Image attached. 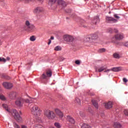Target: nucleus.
<instances>
[{"label":"nucleus","instance_id":"44","mask_svg":"<svg viewBox=\"0 0 128 128\" xmlns=\"http://www.w3.org/2000/svg\"><path fill=\"white\" fill-rule=\"evenodd\" d=\"M2 78H6V75L4 74H1Z\"/></svg>","mask_w":128,"mask_h":128},{"label":"nucleus","instance_id":"47","mask_svg":"<svg viewBox=\"0 0 128 128\" xmlns=\"http://www.w3.org/2000/svg\"><path fill=\"white\" fill-rule=\"evenodd\" d=\"M109 32H112V29L110 28Z\"/></svg>","mask_w":128,"mask_h":128},{"label":"nucleus","instance_id":"6","mask_svg":"<svg viewBox=\"0 0 128 128\" xmlns=\"http://www.w3.org/2000/svg\"><path fill=\"white\" fill-rule=\"evenodd\" d=\"M124 38V35L122 34H117L115 35L114 37L112 38V42L116 44V40H120Z\"/></svg>","mask_w":128,"mask_h":128},{"label":"nucleus","instance_id":"54","mask_svg":"<svg viewBox=\"0 0 128 128\" xmlns=\"http://www.w3.org/2000/svg\"><path fill=\"white\" fill-rule=\"evenodd\" d=\"M39 0L40 2L41 0Z\"/></svg>","mask_w":128,"mask_h":128},{"label":"nucleus","instance_id":"10","mask_svg":"<svg viewBox=\"0 0 128 128\" xmlns=\"http://www.w3.org/2000/svg\"><path fill=\"white\" fill-rule=\"evenodd\" d=\"M104 106L106 108H112V102H108V103H104Z\"/></svg>","mask_w":128,"mask_h":128},{"label":"nucleus","instance_id":"52","mask_svg":"<svg viewBox=\"0 0 128 128\" xmlns=\"http://www.w3.org/2000/svg\"><path fill=\"white\" fill-rule=\"evenodd\" d=\"M0 2H4V0H0Z\"/></svg>","mask_w":128,"mask_h":128},{"label":"nucleus","instance_id":"3","mask_svg":"<svg viewBox=\"0 0 128 128\" xmlns=\"http://www.w3.org/2000/svg\"><path fill=\"white\" fill-rule=\"evenodd\" d=\"M10 114H12V116L16 120L17 122H20L22 120V117H20V114H22V112H18L16 110H11Z\"/></svg>","mask_w":128,"mask_h":128},{"label":"nucleus","instance_id":"18","mask_svg":"<svg viewBox=\"0 0 128 128\" xmlns=\"http://www.w3.org/2000/svg\"><path fill=\"white\" fill-rule=\"evenodd\" d=\"M112 72H120L122 70V68L121 67H115L111 69Z\"/></svg>","mask_w":128,"mask_h":128},{"label":"nucleus","instance_id":"49","mask_svg":"<svg viewBox=\"0 0 128 128\" xmlns=\"http://www.w3.org/2000/svg\"><path fill=\"white\" fill-rule=\"evenodd\" d=\"M82 26H83V28H86V25H82Z\"/></svg>","mask_w":128,"mask_h":128},{"label":"nucleus","instance_id":"32","mask_svg":"<svg viewBox=\"0 0 128 128\" xmlns=\"http://www.w3.org/2000/svg\"><path fill=\"white\" fill-rule=\"evenodd\" d=\"M30 40H31V42H34V40H36V36H30Z\"/></svg>","mask_w":128,"mask_h":128},{"label":"nucleus","instance_id":"1","mask_svg":"<svg viewBox=\"0 0 128 128\" xmlns=\"http://www.w3.org/2000/svg\"><path fill=\"white\" fill-rule=\"evenodd\" d=\"M30 108H31L32 114L34 116V118H36V120L40 122V108H38V106L34 105H30Z\"/></svg>","mask_w":128,"mask_h":128},{"label":"nucleus","instance_id":"41","mask_svg":"<svg viewBox=\"0 0 128 128\" xmlns=\"http://www.w3.org/2000/svg\"><path fill=\"white\" fill-rule=\"evenodd\" d=\"M124 46H126V48H128V42L124 43Z\"/></svg>","mask_w":128,"mask_h":128},{"label":"nucleus","instance_id":"21","mask_svg":"<svg viewBox=\"0 0 128 128\" xmlns=\"http://www.w3.org/2000/svg\"><path fill=\"white\" fill-rule=\"evenodd\" d=\"M114 128H122V124L119 122H115L114 124Z\"/></svg>","mask_w":128,"mask_h":128},{"label":"nucleus","instance_id":"43","mask_svg":"<svg viewBox=\"0 0 128 128\" xmlns=\"http://www.w3.org/2000/svg\"><path fill=\"white\" fill-rule=\"evenodd\" d=\"M6 60H10V57H6Z\"/></svg>","mask_w":128,"mask_h":128},{"label":"nucleus","instance_id":"24","mask_svg":"<svg viewBox=\"0 0 128 128\" xmlns=\"http://www.w3.org/2000/svg\"><path fill=\"white\" fill-rule=\"evenodd\" d=\"M84 42H92V38L90 36H88L84 38Z\"/></svg>","mask_w":128,"mask_h":128},{"label":"nucleus","instance_id":"7","mask_svg":"<svg viewBox=\"0 0 128 128\" xmlns=\"http://www.w3.org/2000/svg\"><path fill=\"white\" fill-rule=\"evenodd\" d=\"M64 38L66 42H72L74 40V37L70 35L64 36Z\"/></svg>","mask_w":128,"mask_h":128},{"label":"nucleus","instance_id":"31","mask_svg":"<svg viewBox=\"0 0 128 128\" xmlns=\"http://www.w3.org/2000/svg\"><path fill=\"white\" fill-rule=\"evenodd\" d=\"M104 70H106V68L104 67H101L98 70V72H104Z\"/></svg>","mask_w":128,"mask_h":128},{"label":"nucleus","instance_id":"51","mask_svg":"<svg viewBox=\"0 0 128 128\" xmlns=\"http://www.w3.org/2000/svg\"><path fill=\"white\" fill-rule=\"evenodd\" d=\"M2 44V42L0 40V46Z\"/></svg>","mask_w":128,"mask_h":128},{"label":"nucleus","instance_id":"11","mask_svg":"<svg viewBox=\"0 0 128 128\" xmlns=\"http://www.w3.org/2000/svg\"><path fill=\"white\" fill-rule=\"evenodd\" d=\"M42 12H44V8L42 7H37L34 10V14Z\"/></svg>","mask_w":128,"mask_h":128},{"label":"nucleus","instance_id":"4","mask_svg":"<svg viewBox=\"0 0 128 128\" xmlns=\"http://www.w3.org/2000/svg\"><path fill=\"white\" fill-rule=\"evenodd\" d=\"M44 115L46 116L48 120H54L56 118V114L54 112L50 110H46L44 111Z\"/></svg>","mask_w":128,"mask_h":128},{"label":"nucleus","instance_id":"23","mask_svg":"<svg viewBox=\"0 0 128 128\" xmlns=\"http://www.w3.org/2000/svg\"><path fill=\"white\" fill-rule=\"evenodd\" d=\"M81 128H92V127H90V126H89L88 124H82V125L81 126Z\"/></svg>","mask_w":128,"mask_h":128},{"label":"nucleus","instance_id":"30","mask_svg":"<svg viewBox=\"0 0 128 128\" xmlns=\"http://www.w3.org/2000/svg\"><path fill=\"white\" fill-rule=\"evenodd\" d=\"M47 78H48V76H46V75L45 74H43L41 76V78H42L43 80H46Z\"/></svg>","mask_w":128,"mask_h":128},{"label":"nucleus","instance_id":"22","mask_svg":"<svg viewBox=\"0 0 128 128\" xmlns=\"http://www.w3.org/2000/svg\"><path fill=\"white\" fill-rule=\"evenodd\" d=\"M113 56L114 58H120V54L118 53H114L113 54Z\"/></svg>","mask_w":128,"mask_h":128},{"label":"nucleus","instance_id":"28","mask_svg":"<svg viewBox=\"0 0 128 128\" xmlns=\"http://www.w3.org/2000/svg\"><path fill=\"white\" fill-rule=\"evenodd\" d=\"M0 62H6V60L2 57H0Z\"/></svg>","mask_w":128,"mask_h":128},{"label":"nucleus","instance_id":"53","mask_svg":"<svg viewBox=\"0 0 128 128\" xmlns=\"http://www.w3.org/2000/svg\"><path fill=\"white\" fill-rule=\"evenodd\" d=\"M66 12H70V11H68H68H66Z\"/></svg>","mask_w":128,"mask_h":128},{"label":"nucleus","instance_id":"19","mask_svg":"<svg viewBox=\"0 0 128 128\" xmlns=\"http://www.w3.org/2000/svg\"><path fill=\"white\" fill-rule=\"evenodd\" d=\"M92 104L96 108H98V102L96 100H92Z\"/></svg>","mask_w":128,"mask_h":128},{"label":"nucleus","instance_id":"35","mask_svg":"<svg viewBox=\"0 0 128 128\" xmlns=\"http://www.w3.org/2000/svg\"><path fill=\"white\" fill-rule=\"evenodd\" d=\"M114 18H116L117 20H120V18L119 16H118V14H114Z\"/></svg>","mask_w":128,"mask_h":128},{"label":"nucleus","instance_id":"14","mask_svg":"<svg viewBox=\"0 0 128 128\" xmlns=\"http://www.w3.org/2000/svg\"><path fill=\"white\" fill-rule=\"evenodd\" d=\"M9 96L11 100H14L16 98V92H11Z\"/></svg>","mask_w":128,"mask_h":128},{"label":"nucleus","instance_id":"25","mask_svg":"<svg viewBox=\"0 0 128 128\" xmlns=\"http://www.w3.org/2000/svg\"><path fill=\"white\" fill-rule=\"evenodd\" d=\"M106 50L104 48H102L98 50V52H100V54H102V52H106Z\"/></svg>","mask_w":128,"mask_h":128},{"label":"nucleus","instance_id":"34","mask_svg":"<svg viewBox=\"0 0 128 128\" xmlns=\"http://www.w3.org/2000/svg\"><path fill=\"white\" fill-rule=\"evenodd\" d=\"M76 102L78 104H80V98H76Z\"/></svg>","mask_w":128,"mask_h":128},{"label":"nucleus","instance_id":"8","mask_svg":"<svg viewBox=\"0 0 128 128\" xmlns=\"http://www.w3.org/2000/svg\"><path fill=\"white\" fill-rule=\"evenodd\" d=\"M106 20L108 22H110V24L118 22V20L114 19L112 17L106 16Z\"/></svg>","mask_w":128,"mask_h":128},{"label":"nucleus","instance_id":"42","mask_svg":"<svg viewBox=\"0 0 128 128\" xmlns=\"http://www.w3.org/2000/svg\"><path fill=\"white\" fill-rule=\"evenodd\" d=\"M50 44H52V40H50V39H49L48 42V44L50 45Z\"/></svg>","mask_w":128,"mask_h":128},{"label":"nucleus","instance_id":"29","mask_svg":"<svg viewBox=\"0 0 128 128\" xmlns=\"http://www.w3.org/2000/svg\"><path fill=\"white\" fill-rule=\"evenodd\" d=\"M54 126L57 128H60L62 127V126L58 122H56L54 123Z\"/></svg>","mask_w":128,"mask_h":128},{"label":"nucleus","instance_id":"48","mask_svg":"<svg viewBox=\"0 0 128 128\" xmlns=\"http://www.w3.org/2000/svg\"><path fill=\"white\" fill-rule=\"evenodd\" d=\"M54 36H51L50 40H54Z\"/></svg>","mask_w":128,"mask_h":128},{"label":"nucleus","instance_id":"5","mask_svg":"<svg viewBox=\"0 0 128 128\" xmlns=\"http://www.w3.org/2000/svg\"><path fill=\"white\" fill-rule=\"evenodd\" d=\"M34 28V26L32 24H30V21L26 20L25 22V26H24V30H27V32H32Z\"/></svg>","mask_w":128,"mask_h":128},{"label":"nucleus","instance_id":"26","mask_svg":"<svg viewBox=\"0 0 128 128\" xmlns=\"http://www.w3.org/2000/svg\"><path fill=\"white\" fill-rule=\"evenodd\" d=\"M56 2V0H50L48 2V4L50 6H52V4H55Z\"/></svg>","mask_w":128,"mask_h":128},{"label":"nucleus","instance_id":"37","mask_svg":"<svg viewBox=\"0 0 128 128\" xmlns=\"http://www.w3.org/2000/svg\"><path fill=\"white\" fill-rule=\"evenodd\" d=\"M90 38L92 40H96V35H92Z\"/></svg>","mask_w":128,"mask_h":128},{"label":"nucleus","instance_id":"20","mask_svg":"<svg viewBox=\"0 0 128 128\" xmlns=\"http://www.w3.org/2000/svg\"><path fill=\"white\" fill-rule=\"evenodd\" d=\"M46 74L48 76H49L50 78V76H52V70H48L46 72Z\"/></svg>","mask_w":128,"mask_h":128},{"label":"nucleus","instance_id":"33","mask_svg":"<svg viewBox=\"0 0 128 128\" xmlns=\"http://www.w3.org/2000/svg\"><path fill=\"white\" fill-rule=\"evenodd\" d=\"M0 98L2 100H6V98H4V95L1 94H0Z\"/></svg>","mask_w":128,"mask_h":128},{"label":"nucleus","instance_id":"2","mask_svg":"<svg viewBox=\"0 0 128 128\" xmlns=\"http://www.w3.org/2000/svg\"><path fill=\"white\" fill-rule=\"evenodd\" d=\"M24 102L26 104H32V98H29L28 99H24L22 98H18L16 99L15 102V104L19 108H22Z\"/></svg>","mask_w":128,"mask_h":128},{"label":"nucleus","instance_id":"9","mask_svg":"<svg viewBox=\"0 0 128 128\" xmlns=\"http://www.w3.org/2000/svg\"><path fill=\"white\" fill-rule=\"evenodd\" d=\"M2 86L5 88H7L8 90H10L12 88V84L8 82H4L2 83Z\"/></svg>","mask_w":128,"mask_h":128},{"label":"nucleus","instance_id":"36","mask_svg":"<svg viewBox=\"0 0 128 128\" xmlns=\"http://www.w3.org/2000/svg\"><path fill=\"white\" fill-rule=\"evenodd\" d=\"M14 126L15 128H20V126H18L16 123H14Z\"/></svg>","mask_w":128,"mask_h":128},{"label":"nucleus","instance_id":"45","mask_svg":"<svg viewBox=\"0 0 128 128\" xmlns=\"http://www.w3.org/2000/svg\"><path fill=\"white\" fill-rule=\"evenodd\" d=\"M114 32H118V29H116V28H114Z\"/></svg>","mask_w":128,"mask_h":128},{"label":"nucleus","instance_id":"15","mask_svg":"<svg viewBox=\"0 0 128 128\" xmlns=\"http://www.w3.org/2000/svg\"><path fill=\"white\" fill-rule=\"evenodd\" d=\"M55 112H56V114H58V116L59 118H62V116H64V114L62 112H60V110L56 109L55 110Z\"/></svg>","mask_w":128,"mask_h":128},{"label":"nucleus","instance_id":"13","mask_svg":"<svg viewBox=\"0 0 128 128\" xmlns=\"http://www.w3.org/2000/svg\"><path fill=\"white\" fill-rule=\"evenodd\" d=\"M92 22L94 24H96L100 22V18L98 16L94 17V19L92 20Z\"/></svg>","mask_w":128,"mask_h":128},{"label":"nucleus","instance_id":"17","mask_svg":"<svg viewBox=\"0 0 128 128\" xmlns=\"http://www.w3.org/2000/svg\"><path fill=\"white\" fill-rule=\"evenodd\" d=\"M67 120H68V122H70L71 124H74L76 122L74 119L70 116H67Z\"/></svg>","mask_w":128,"mask_h":128},{"label":"nucleus","instance_id":"38","mask_svg":"<svg viewBox=\"0 0 128 128\" xmlns=\"http://www.w3.org/2000/svg\"><path fill=\"white\" fill-rule=\"evenodd\" d=\"M124 114L125 116H128V110H124Z\"/></svg>","mask_w":128,"mask_h":128},{"label":"nucleus","instance_id":"12","mask_svg":"<svg viewBox=\"0 0 128 128\" xmlns=\"http://www.w3.org/2000/svg\"><path fill=\"white\" fill-rule=\"evenodd\" d=\"M58 4L59 6H61L62 8H64V6H66V2L62 0H58Z\"/></svg>","mask_w":128,"mask_h":128},{"label":"nucleus","instance_id":"27","mask_svg":"<svg viewBox=\"0 0 128 128\" xmlns=\"http://www.w3.org/2000/svg\"><path fill=\"white\" fill-rule=\"evenodd\" d=\"M54 50H56L57 52H58L60 50H62V47L60 46H56L54 48Z\"/></svg>","mask_w":128,"mask_h":128},{"label":"nucleus","instance_id":"40","mask_svg":"<svg viewBox=\"0 0 128 128\" xmlns=\"http://www.w3.org/2000/svg\"><path fill=\"white\" fill-rule=\"evenodd\" d=\"M123 82H128V80L126 79V78H123Z\"/></svg>","mask_w":128,"mask_h":128},{"label":"nucleus","instance_id":"39","mask_svg":"<svg viewBox=\"0 0 128 128\" xmlns=\"http://www.w3.org/2000/svg\"><path fill=\"white\" fill-rule=\"evenodd\" d=\"M75 64H80V62L79 60H76L75 62Z\"/></svg>","mask_w":128,"mask_h":128},{"label":"nucleus","instance_id":"50","mask_svg":"<svg viewBox=\"0 0 128 128\" xmlns=\"http://www.w3.org/2000/svg\"><path fill=\"white\" fill-rule=\"evenodd\" d=\"M50 128H55L54 127V126H51L50 127Z\"/></svg>","mask_w":128,"mask_h":128},{"label":"nucleus","instance_id":"16","mask_svg":"<svg viewBox=\"0 0 128 128\" xmlns=\"http://www.w3.org/2000/svg\"><path fill=\"white\" fill-rule=\"evenodd\" d=\"M2 108L8 112L10 113L12 112V110L10 108H8V106L6 104H3Z\"/></svg>","mask_w":128,"mask_h":128},{"label":"nucleus","instance_id":"46","mask_svg":"<svg viewBox=\"0 0 128 128\" xmlns=\"http://www.w3.org/2000/svg\"><path fill=\"white\" fill-rule=\"evenodd\" d=\"M110 70H104V72H110Z\"/></svg>","mask_w":128,"mask_h":128}]
</instances>
